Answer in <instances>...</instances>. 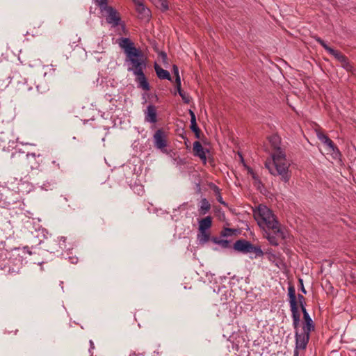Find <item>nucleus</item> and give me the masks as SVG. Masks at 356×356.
Segmentation results:
<instances>
[{
	"instance_id": "1",
	"label": "nucleus",
	"mask_w": 356,
	"mask_h": 356,
	"mask_svg": "<svg viewBox=\"0 0 356 356\" xmlns=\"http://www.w3.org/2000/svg\"><path fill=\"white\" fill-rule=\"evenodd\" d=\"M118 43L126 54V61L129 63L128 70L134 74L141 73L146 66L141 51L136 48L134 42L127 38H120Z\"/></svg>"
},
{
	"instance_id": "2",
	"label": "nucleus",
	"mask_w": 356,
	"mask_h": 356,
	"mask_svg": "<svg viewBox=\"0 0 356 356\" xmlns=\"http://www.w3.org/2000/svg\"><path fill=\"white\" fill-rule=\"evenodd\" d=\"M254 216L259 226L264 230L274 232L278 236L285 238L286 232L275 219L272 211L265 205H259L254 212Z\"/></svg>"
},
{
	"instance_id": "3",
	"label": "nucleus",
	"mask_w": 356,
	"mask_h": 356,
	"mask_svg": "<svg viewBox=\"0 0 356 356\" xmlns=\"http://www.w3.org/2000/svg\"><path fill=\"white\" fill-rule=\"evenodd\" d=\"M290 162L286 159L285 152H279L272 154V161L266 162V167L273 175H279L284 182L286 183L291 178L289 171Z\"/></svg>"
},
{
	"instance_id": "4",
	"label": "nucleus",
	"mask_w": 356,
	"mask_h": 356,
	"mask_svg": "<svg viewBox=\"0 0 356 356\" xmlns=\"http://www.w3.org/2000/svg\"><path fill=\"white\" fill-rule=\"evenodd\" d=\"M234 248L238 252L242 253L254 252L256 257H261L264 254L263 251L259 246L253 245L250 242L246 240H238L234 244Z\"/></svg>"
},
{
	"instance_id": "5",
	"label": "nucleus",
	"mask_w": 356,
	"mask_h": 356,
	"mask_svg": "<svg viewBox=\"0 0 356 356\" xmlns=\"http://www.w3.org/2000/svg\"><path fill=\"white\" fill-rule=\"evenodd\" d=\"M288 295L289 297L290 308L292 313L293 325L294 328L297 329L298 326L299 325L300 315L298 312V301L293 286L289 287Z\"/></svg>"
},
{
	"instance_id": "6",
	"label": "nucleus",
	"mask_w": 356,
	"mask_h": 356,
	"mask_svg": "<svg viewBox=\"0 0 356 356\" xmlns=\"http://www.w3.org/2000/svg\"><path fill=\"white\" fill-rule=\"evenodd\" d=\"M310 332L303 330L302 332H296V345L297 348L305 349L309 341Z\"/></svg>"
},
{
	"instance_id": "7",
	"label": "nucleus",
	"mask_w": 356,
	"mask_h": 356,
	"mask_svg": "<svg viewBox=\"0 0 356 356\" xmlns=\"http://www.w3.org/2000/svg\"><path fill=\"white\" fill-rule=\"evenodd\" d=\"M135 5L138 17L142 19L149 20L151 17V11L144 5L143 0L139 3H135Z\"/></svg>"
},
{
	"instance_id": "8",
	"label": "nucleus",
	"mask_w": 356,
	"mask_h": 356,
	"mask_svg": "<svg viewBox=\"0 0 356 356\" xmlns=\"http://www.w3.org/2000/svg\"><path fill=\"white\" fill-rule=\"evenodd\" d=\"M155 147L159 149H163L166 147V140L163 131L157 130L154 135Z\"/></svg>"
},
{
	"instance_id": "9",
	"label": "nucleus",
	"mask_w": 356,
	"mask_h": 356,
	"mask_svg": "<svg viewBox=\"0 0 356 356\" xmlns=\"http://www.w3.org/2000/svg\"><path fill=\"white\" fill-rule=\"evenodd\" d=\"M105 10L108 13L106 22L108 24H112L113 26H118L120 23V18L117 12L111 7H108Z\"/></svg>"
},
{
	"instance_id": "10",
	"label": "nucleus",
	"mask_w": 356,
	"mask_h": 356,
	"mask_svg": "<svg viewBox=\"0 0 356 356\" xmlns=\"http://www.w3.org/2000/svg\"><path fill=\"white\" fill-rule=\"evenodd\" d=\"M323 145L327 154H330L333 159L339 158L340 152L330 139L327 140Z\"/></svg>"
},
{
	"instance_id": "11",
	"label": "nucleus",
	"mask_w": 356,
	"mask_h": 356,
	"mask_svg": "<svg viewBox=\"0 0 356 356\" xmlns=\"http://www.w3.org/2000/svg\"><path fill=\"white\" fill-rule=\"evenodd\" d=\"M268 140L274 150L273 153H278L279 152H284V150L281 145V138L278 135L273 134L269 137Z\"/></svg>"
},
{
	"instance_id": "12",
	"label": "nucleus",
	"mask_w": 356,
	"mask_h": 356,
	"mask_svg": "<svg viewBox=\"0 0 356 356\" xmlns=\"http://www.w3.org/2000/svg\"><path fill=\"white\" fill-rule=\"evenodd\" d=\"M145 120L150 123L156 122V109L154 105H148L145 111Z\"/></svg>"
},
{
	"instance_id": "13",
	"label": "nucleus",
	"mask_w": 356,
	"mask_h": 356,
	"mask_svg": "<svg viewBox=\"0 0 356 356\" xmlns=\"http://www.w3.org/2000/svg\"><path fill=\"white\" fill-rule=\"evenodd\" d=\"M137 76V82L138 83L139 87L143 90L147 91L149 90V83L145 78V76L143 73V71H141V73L137 72L134 74Z\"/></svg>"
},
{
	"instance_id": "14",
	"label": "nucleus",
	"mask_w": 356,
	"mask_h": 356,
	"mask_svg": "<svg viewBox=\"0 0 356 356\" xmlns=\"http://www.w3.org/2000/svg\"><path fill=\"white\" fill-rule=\"evenodd\" d=\"M193 152L195 156H199L202 160H206L205 151L199 141H195L193 143Z\"/></svg>"
},
{
	"instance_id": "15",
	"label": "nucleus",
	"mask_w": 356,
	"mask_h": 356,
	"mask_svg": "<svg viewBox=\"0 0 356 356\" xmlns=\"http://www.w3.org/2000/svg\"><path fill=\"white\" fill-rule=\"evenodd\" d=\"M302 312L303 313L304 319L305 321V325L303 326L302 330L311 332L314 329L313 321L307 313L306 308H303V311Z\"/></svg>"
},
{
	"instance_id": "16",
	"label": "nucleus",
	"mask_w": 356,
	"mask_h": 356,
	"mask_svg": "<svg viewBox=\"0 0 356 356\" xmlns=\"http://www.w3.org/2000/svg\"><path fill=\"white\" fill-rule=\"evenodd\" d=\"M154 70L159 79L167 80L171 79L170 73L167 70L161 68L157 63L154 64Z\"/></svg>"
},
{
	"instance_id": "17",
	"label": "nucleus",
	"mask_w": 356,
	"mask_h": 356,
	"mask_svg": "<svg viewBox=\"0 0 356 356\" xmlns=\"http://www.w3.org/2000/svg\"><path fill=\"white\" fill-rule=\"evenodd\" d=\"M212 220L210 216H207L199 221V231H207L211 227Z\"/></svg>"
},
{
	"instance_id": "18",
	"label": "nucleus",
	"mask_w": 356,
	"mask_h": 356,
	"mask_svg": "<svg viewBox=\"0 0 356 356\" xmlns=\"http://www.w3.org/2000/svg\"><path fill=\"white\" fill-rule=\"evenodd\" d=\"M268 229L264 230L266 234V238L268 239L269 243L273 245H278V238H281V237L278 236L274 232H273V234L268 232ZM282 239H283L282 238Z\"/></svg>"
},
{
	"instance_id": "19",
	"label": "nucleus",
	"mask_w": 356,
	"mask_h": 356,
	"mask_svg": "<svg viewBox=\"0 0 356 356\" xmlns=\"http://www.w3.org/2000/svg\"><path fill=\"white\" fill-rule=\"evenodd\" d=\"M210 234L207 231H199L197 241L200 244H204L209 241Z\"/></svg>"
},
{
	"instance_id": "20",
	"label": "nucleus",
	"mask_w": 356,
	"mask_h": 356,
	"mask_svg": "<svg viewBox=\"0 0 356 356\" xmlns=\"http://www.w3.org/2000/svg\"><path fill=\"white\" fill-rule=\"evenodd\" d=\"M156 6L163 11L168 10V3L167 0H152Z\"/></svg>"
},
{
	"instance_id": "21",
	"label": "nucleus",
	"mask_w": 356,
	"mask_h": 356,
	"mask_svg": "<svg viewBox=\"0 0 356 356\" xmlns=\"http://www.w3.org/2000/svg\"><path fill=\"white\" fill-rule=\"evenodd\" d=\"M211 205L207 199H202L200 202V212L202 214L207 213L210 209Z\"/></svg>"
},
{
	"instance_id": "22",
	"label": "nucleus",
	"mask_w": 356,
	"mask_h": 356,
	"mask_svg": "<svg viewBox=\"0 0 356 356\" xmlns=\"http://www.w3.org/2000/svg\"><path fill=\"white\" fill-rule=\"evenodd\" d=\"M191 129L195 134L197 138H200V130L198 128L196 119H191Z\"/></svg>"
},
{
	"instance_id": "23",
	"label": "nucleus",
	"mask_w": 356,
	"mask_h": 356,
	"mask_svg": "<svg viewBox=\"0 0 356 356\" xmlns=\"http://www.w3.org/2000/svg\"><path fill=\"white\" fill-rule=\"evenodd\" d=\"M330 54H332L333 56H334V58L338 60V61H343V59L344 58V55L342 54L341 52H339V51H337V50H334V49H332V51H330Z\"/></svg>"
},
{
	"instance_id": "24",
	"label": "nucleus",
	"mask_w": 356,
	"mask_h": 356,
	"mask_svg": "<svg viewBox=\"0 0 356 356\" xmlns=\"http://www.w3.org/2000/svg\"><path fill=\"white\" fill-rule=\"evenodd\" d=\"M212 240L215 243L220 245L221 247L224 248H227L229 247V241L227 240H221L218 239L216 238H213Z\"/></svg>"
},
{
	"instance_id": "25",
	"label": "nucleus",
	"mask_w": 356,
	"mask_h": 356,
	"mask_svg": "<svg viewBox=\"0 0 356 356\" xmlns=\"http://www.w3.org/2000/svg\"><path fill=\"white\" fill-rule=\"evenodd\" d=\"M341 64V66L346 69L347 71H351L352 70V65H350V63H349L348 58L344 56L343 59V61H340Z\"/></svg>"
},
{
	"instance_id": "26",
	"label": "nucleus",
	"mask_w": 356,
	"mask_h": 356,
	"mask_svg": "<svg viewBox=\"0 0 356 356\" xmlns=\"http://www.w3.org/2000/svg\"><path fill=\"white\" fill-rule=\"evenodd\" d=\"M315 39L328 53H330V51H332V48L327 46L321 38L316 37Z\"/></svg>"
},
{
	"instance_id": "27",
	"label": "nucleus",
	"mask_w": 356,
	"mask_h": 356,
	"mask_svg": "<svg viewBox=\"0 0 356 356\" xmlns=\"http://www.w3.org/2000/svg\"><path fill=\"white\" fill-rule=\"evenodd\" d=\"M316 136L318 139L323 144H325V142L330 139L326 135L319 131H316Z\"/></svg>"
},
{
	"instance_id": "28",
	"label": "nucleus",
	"mask_w": 356,
	"mask_h": 356,
	"mask_svg": "<svg viewBox=\"0 0 356 356\" xmlns=\"http://www.w3.org/2000/svg\"><path fill=\"white\" fill-rule=\"evenodd\" d=\"M97 5H98L102 10H105L107 6V0H93Z\"/></svg>"
},
{
	"instance_id": "29",
	"label": "nucleus",
	"mask_w": 356,
	"mask_h": 356,
	"mask_svg": "<svg viewBox=\"0 0 356 356\" xmlns=\"http://www.w3.org/2000/svg\"><path fill=\"white\" fill-rule=\"evenodd\" d=\"M179 95L181 96L182 100L185 103L188 104L190 102L191 98L188 94L184 91H180Z\"/></svg>"
},
{
	"instance_id": "30",
	"label": "nucleus",
	"mask_w": 356,
	"mask_h": 356,
	"mask_svg": "<svg viewBox=\"0 0 356 356\" xmlns=\"http://www.w3.org/2000/svg\"><path fill=\"white\" fill-rule=\"evenodd\" d=\"M298 302L300 304L302 311H303V308H305V307L304 305L305 298L303 297L302 295L298 294Z\"/></svg>"
},
{
	"instance_id": "31",
	"label": "nucleus",
	"mask_w": 356,
	"mask_h": 356,
	"mask_svg": "<svg viewBox=\"0 0 356 356\" xmlns=\"http://www.w3.org/2000/svg\"><path fill=\"white\" fill-rule=\"evenodd\" d=\"M175 83H176L177 90L178 93L179 94L180 91H183L181 90V79H180V77H177V79H175Z\"/></svg>"
},
{
	"instance_id": "32",
	"label": "nucleus",
	"mask_w": 356,
	"mask_h": 356,
	"mask_svg": "<svg viewBox=\"0 0 356 356\" xmlns=\"http://www.w3.org/2000/svg\"><path fill=\"white\" fill-rule=\"evenodd\" d=\"M248 173L252 176V178L253 179L254 181H258V176L256 175V173L253 171L252 169L249 168L248 169Z\"/></svg>"
},
{
	"instance_id": "33",
	"label": "nucleus",
	"mask_w": 356,
	"mask_h": 356,
	"mask_svg": "<svg viewBox=\"0 0 356 356\" xmlns=\"http://www.w3.org/2000/svg\"><path fill=\"white\" fill-rule=\"evenodd\" d=\"M216 191H217V193H218V194L216 195V200L220 204H225V202L222 200V197L221 195L219 193L218 188H216Z\"/></svg>"
},
{
	"instance_id": "34",
	"label": "nucleus",
	"mask_w": 356,
	"mask_h": 356,
	"mask_svg": "<svg viewBox=\"0 0 356 356\" xmlns=\"http://www.w3.org/2000/svg\"><path fill=\"white\" fill-rule=\"evenodd\" d=\"M232 232V230L231 229L227 228V229H225L222 232V235L224 236H227L230 235Z\"/></svg>"
},
{
	"instance_id": "35",
	"label": "nucleus",
	"mask_w": 356,
	"mask_h": 356,
	"mask_svg": "<svg viewBox=\"0 0 356 356\" xmlns=\"http://www.w3.org/2000/svg\"><path fill=\"white\" fill-rule=\"evenodd\" d=\"M172 70H173V73L175 74V79H177V77H180L179 74V70H178V67L177 65H173L172 67Z\"/></svg>"
},
{
	"instance_id": "36",
	"label": "nucleus",
	"mask_w": 356,
	"mask_h": 356,
	"mask_svg": "<svg viewBox=\"0 0 356 356\" xmlns=\"http://www.w3.org/2000/svg\"><path fill=\"white\" fill-rule=\"evenodd\" d=\"M159 56H160V58L162 59L163 63H166V60H167V55H166V54H165V53H164V52H161V53L159 54Z\"/></svg>"
},
{
	"instance_id": "37",
	"label": "nucleus",
	"mask_w": 356,
	"mask_h": 356,
	"mask_svg": "<svg viewBox=\"0 0 356 356\" xmlns=\"http://www.w3.org/2000/svg\"><path fill=\"white\" fill-rule=\"evenodd\" d=\"M254 184L258 188H260V186L261 185V182L259 179H258L257 181H254Z\"/></svg>"
},
{
	"instance_id": "38",
	"label": "nucleus",
	"mask_w": 356,
	"mask_h": 356,
	"mask_svg": "<svg viewBox=\"0 0 356 356\" xmlns=\"http://www.w3.org/2000/svg\"><path fill=\"white\" fill-rule=\"evenodd\" d=\"M189 114L191 115V119H196L195 118V115L194 113V112L191 110L189 111Z\"/></svg>"
},
{
	"instance_id": "39",
	"label": "nucleus",
	"mask_w": 356,
	"mask_h": 356,
	"mask_svg": "<svg viewBox=\"0 0 356 356\" xmlns=\"http://www.w3.org/2000/svg\"><path fill=\"white\" fill-rule=\"evenodd\" d=\"M300 283H301V284H302V289H301L302 291L304 293H306V290L305 289V288H304V286H303V284H302V280H300Z\"/></svg>"
},
{
	"instance_id": "40",
	"label": "nucleus",
	"mask_w": 356,
	"mask_h": 356,
	"mask_svg": "<svg viewBox=\"0 0 356 356\" xmlns=\"http://www.w3.org/2000/svg\"><path fill=\"white\" fill-rule=\"evenodd\" d=\"M27 157H29L30 156L34 157L35 156V154H27Z\"/></svg>"
},
{
	"instance_id": "41",
	"label": "nucleus",
	"mask_w": 356,
	"mask_h": 356,
	"mask_svg": "<svg viewBox=\"0 0 356 356\" xmlns=\"http://www.w3.org/2000/svg\"><path fill=\"white\" fill-rule=\"evenodd\" d=\"M90 346H91V347L92 348V347H93V345H94V344H93V342H92V341H90Z\"/></svg>"
}]
</instances>
